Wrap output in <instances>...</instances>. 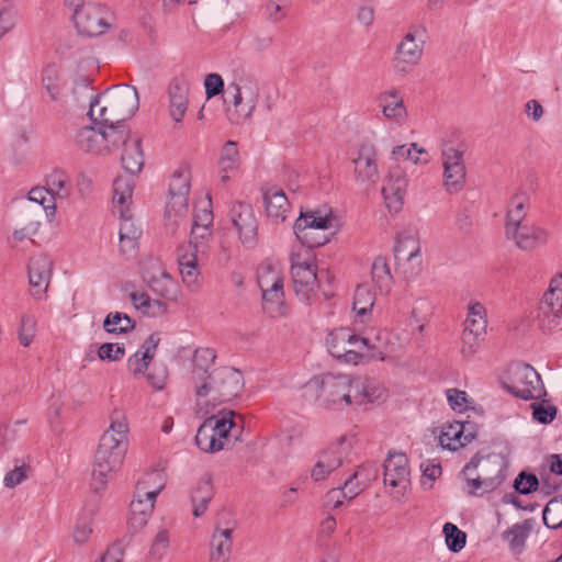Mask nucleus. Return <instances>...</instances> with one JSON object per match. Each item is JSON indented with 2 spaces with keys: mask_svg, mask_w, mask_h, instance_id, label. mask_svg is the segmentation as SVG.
<instances>
[{
  "mask_svg": "<svg viewBox=\"0 0 562 562\" xmlns=\"http://www.w3.org/2000/svg\"><path fill=\"white\" fill-rule=\"evenodd\" d=\"M110 419L111 424L101 436L94 454L91 487L95 493L102 491L113 479L123 463L128 447V424L125 416L114 411Z\"/></svg>",
  "mask_w": 562,
  "mask_h": 562,
  "instance_id": "nucleus-1",
  "label": "nucleus"
},
{
  "mask_svg": "<svg viewBox=\"0 0 562 562\" xmlns=\"http://www.w3.org/2000/svg\"><path fill=\"white\" fill-rule=\"evenodd\" d=\"M91 81L88 77L79 78L75 82L74 93L78 90L92 92ZM100 95L90 93V109L88 115L93 122L100 124H120L131 119L139 106V99L136 88L130 86L119 87L114 90H106L104 93L105 104L99 109V119L94 117L95 106L99 105Z\"/></svg>",
  "mask_w": 562,
  "mask_h": 562,
  "instance_id": "nucleus-2",
  "label": "nucleus"
},
{
  "mask_svg": "<svg viewBox=\"0 0 562 562\" xmlns=\"http://www.w3.org/2000/svg\"><path fill=\"white\" fill-rule=\"evenodd\" d=\"M260 88L255 82L239 87L235 82L225 86L224 79L213 72V104L222 110L231 124L239 125L249 120L257 106Z\"/></svg>",
  "mask_w": 562,
  "mask_h": 562,
  "instance_id": "nucleus-3",
  "label": "nucleus"
},
{
  "mask_svg": "<svg viewBox=\"0 0 562 562\" xmlns=\"http://www.w3.org/2000/svg\"><path fill=\"white\" fill-rule=\"evenodd\" d=\"M353 384L355 378L351 375L327 373L313 378L306 390L315 393V401L319 407L342 411L353 404Z\"/></svg>",
  "mask_w": 562,
  "mask_h": 562,
  "instance_id": "nucleus-4",
  "label": "nucleus"
},
{
  "mask_svg": "<svg viewBox=\"0 0 562 562\" xmlns=\"http://www.w3.org/2000/svg\"><path fill=\"white\" fill-rule=\"evenodd\" d=\"M202 356L199 351L193 357V371L192 379L196 386V408L195 415L198 418H203L195 435V445L203 452H211V435L207 428L211 426V416H209L211 402L206 398L209 393V379L207 364L202 363Z\"/></svg>",
  "mask_w": 562,
  "mask_h": 562,
  "instance_id": "nucleus-5",
  "label": "nucleus"
},
{
  "mask_svg": "<svg viewBox=\"0 0 562 562\" xmlns=\"http://www.w3.org/2000/svg\"><path fill=\"white\" fill-rule=\"evenodd\" d=\"M426 42V29L423 25L409 26L396 45L392 58V68L396 75L404 76L412 71L422 60Z\"/></svg>",
  "mask_w": 562,
  "mask_h": 562,
  "instance_id": "nucleus-6",
  "label": "nucleus"
},
{
  "mask_svg": "<svg viewBox=\"0 0 562 562\" xmlns=\"http://www.w3.org/2000/svg\"><path fill=\"white\" fill-rule=\"evenodd\" d=\"M157 479L160 480V473L153 471L147 473L145 477L136 484L135 495L130 504L128 517V524L134 531H138L145 527L154 512L156 498L164 488V484L160 483L154 490H148L147 487L150 482Z\"/></svg>",
  "mask_w": 562,
  "mask_h": 562,
  "instance_id": "nucleus-7",
  "label": "nucleus"
},
{
  "mask_svg": "<svg viewBox=\"0 0 562 562\" xmlns=\"http://www.w3.org/2000/svg\"><path fill=\"white\" fill-rule=\"evenodd\" d=\"M211 227L192 224L190 246L191 254L179 255L178 263L182 280L188 286L195 284L199 276L198 262L200 258L209 257L211 250Z\"/></svg>",
  "mask_w": 562,
  "mask_h": 562,
  "instance_id": "nucleus-8",
  "label": "nucleus"
},
{
  "mask_svg": "<svg viewBox=\"0 0 562 562\" xmlns=\"http://www.w3.org/2000/svg\"><path fill=\"white\" fill-rule=\"evenodd\" d=\"M487 334V313L485 306L475 300H471L468 306V314L464 322L462 333L463 357L471 358L474 356Z\"/></svg>",
  "mask_w": 562,
  "mask_h": 562,
  "instance_id": "nucleus-9",
  "label": "nucleus"
},
{
  "mask_svg": "<svg viewBox=\"0 0 562 562\" xmlns=\"http://www.w3.org/2000/svg\"><path fill=\"white\" fill-rule=\"evenodd\" d=\"M504 387L522 400H538L546 395L540 374L529 364H516L509 370Z\"/></svg>",
  "mask_w": 562,
  "mask_h": 562,
  "instance_id": "nucleus-10",
  "label": "nucleus"
},
{
  "mask_svg": "<svg viewBox=\"0 0 562 562\" xmlns=\"http://www.w3.org/2000/svg\"><path fill=\"white\" fill-rule=\"evenodd\" d=\"M562 315V273L554 276L544 292L537 310V322L543 331H551L561 324Z\"/></svg>",
  "mask_w": 562,
  "mask_h": 562,
  "instance_id": "nucleus-11",
  "label": "nucleus"
},
{
  "mask_svg": "<svg viewBox=\"0 0 562 562\" xmlns=\"http://www.w3.org/2000/svg\"><path fill=\"white\" fill-rule=\"evenodd\" d=\"M190 188V171L186 168L176 170L170 179L165 212L172 225H177L178 218L188 211Z\"/></svg>",
  "mask_w": 562,
  "mask_h": 562,
  "instance_id": "nucleus-12",
  "label": "nucleus"
},
{
  "mask_svg": "<svg viewBox=\"0 0 562 562\" xmlns=\"http://www.w3.org/2000/svg\"><path fill=\"white\" fill-rule=\"evenodd\" d=\"M329 353L346 363L357 364L362 358L361 335L352 333L350 328H337L326 338Z\"/></svg>",
  "mask_w": 562,
  "mask_h": 562,
  "instance_id": "nucleus-13",
  "label": "nucleus"
},
{
  "mask_svg": "<svg viewBox=\"0 0 562 562\" xmlns=\"http://www.w3.org/2000/svg\"><path fill=\"white\" fill-rule=\"evenodd\" d=\"M463 156L464 150L461 147L447 144L441 149L443 187L450 194L458 193L464 188L467 168Z\"/></svg>",
  "mask_w": 562,
  "mask_h": 562,
  "instance_id": "nucleus-14",
  "label": "nucleus"
},
{
  "mask_svg": "<svg viewBox=\"0 0 562 562\" xmlns=\"http://www.w3.org/2000/svg\"><path fill=\"white\" fill-rule=\"evenodd\" d=\"M243 426L237 423L234 411L223 409L213 414V453L229 450L240 438Z\"/></svg>",
  "mask_w": 562,
  "mask_h": 562,
  "instance_id": "nucleus-15",
  "label": "nucleus"
},
{
  "mask_svg": "<svg viewBox=\"0 0 562 562\" xmlns=\"http://www.w3.org/2000/svg\"><path fill=\"white\" fill-rule=\"evenodd\" d=\"M398 269L407 279H414L422 270V255L418 239L413 234L398 236L394 246Z\"/></svg>",
  "mask_w": 562,
  "mask_h": 562,
  "instance_id": "nucleus-16",
  "label": "nucleus"
},
{
  "mask_svg": "<svg viewBox=\"0 0 562 562\" xmlns=\"http://www.w3.org/2000/svg\"><path fill=\"white\" fill-rule=\"evenodd\" d=\"M244 247L252 249L258 243V222L250 204L234 202L228 212Z\"/></svg>",
  "mask_w": 562,
  "mask_h": 562,
  "instance_id": "nucleus-17",
  "label": "nucleus"
},
{
  "mask_svg": "<svg viewBox=\"0 0 562 562\" xmlns=\"http://www.w3.org/2000/svg\"><path fill=\"white\" fill-rule=\"evenodd\" d=\"M244 389V376L235 368L221 367L213 370V405L231 402Z\"/></svg>",
  "mask_w": 562,
  "mask_h": 562,
  "instance_id": "nucleus-18",
  "label": "nucleus"
},
{
  "mask_svg": "<svg viewBox=\"0 0 562 562\" xmlns=\"http://www.w3.org/2000/svg\"><path fill=\"white\" fill-rule=\"evenodd\" d=\"M110 11L101 4L88 3L74 12V22L79 33L99 36L109 27Z\"/></svg>",
  "mask_w": 562,
  "mask_h": 562,
  "instance_id": "nucleus-19",
  "label": "nucleus"
},
{
  "mask_svg": "<svg viewBox=\"0 0 562 562\" xmlns=\"http://www.w3.org/2000/svg\"><path fill=\"white\" fill-rule=\"evenodd\" d=\"M350 450L351 445L345 437H341L337 442L323 450L311 470L313 481L325 480L348 459Z\"/></svg>",
  "mask_w": 562,
  "mask_h": 562,
  "instance_id": "nucleus-20",
  "label": "nucleus"
},
{
  "mask_svg": "<svg viewBox=\"0 0 562 562\" xmlns=\"http://www.w3.org/2000/svg\"><path fill=\"white\" fill-rule=\"evenodd\" d=\"M384 484L395 488L394 497L401 499L409 486L408 459L402 452H390L383 464Z\"/></svg>",
  "mask_w": 562,
  "mask_h": 562,
  "instance_id": "nucleus-21",
  "label": "nucleus"
},
{
  "mask_svg": "<svg viewBox=\"0 0 562 562\" xmlns=\"http://www.w3.org/2000/svg\"><path fill=\"white\" fill-rule=\"evenodd\" d=\"M353 176L357 182L374 187L380 179L378 151L373 144L364 143L358 148L352 159Z\"/></svg>",
  "mask_w": 562,
  "mask_h": 562,
  "instance_id": "nucleus-22",
  "label": "nucleus"
},
{
  "mask_svg": "<svg viewBox=\"0 0 562 562\" xmlns=\"http://www.w3.org/2000/svg\"><path fill=\"white\" fill-rule=\"evenodd\" d=\"M143 279L157 295L171 302L179 300L181 291L178 282L158 261H151L149 267L143 269Z\"/></svg>",
  "mask_w": 562,
  "mask_h": 562,
  "instance_id": "nucleus-23",
  "label": "nucleus"
},
{
  "mask_svg": "<svg viewBox=\"0 0 562 562\" xmlns=\"http://www.w3.org/2000/svg\"><path fill=\"white\" fill-rule=\"evenodd\" d=\"M507 462L497 453L487 456L476 454L467 463V473L475 470L484 480H488L492 486L498 488L505 480Z\"/></svg>",
  "mask_w": 562,
  "mask_h": 562,
  "instance_id": "nucleus-24",
  "label": "nucleus"
},
{
  "mask_svg": "<svg viewBox=\"0 0 562 562\" xmlns=\"http://www.w3.org/2000/svg\"><path fill=\"white\" fill-rule=\"evenodd\" d=\"M168 112L175 123H181L189 105L190 85L184 75L173 76L166 88Z\"/></svg>",
  "mask_w": 562,
  "mask_h": 562,
  "instance_id": "nucleus-25",
  "label": "nucleus"
},
{
  "mask_svg": "<svg viewBox=\"0 0 562 562\" xmlns=\"http://www.w3.org/2000/svg\"><path fill=\"white\" fill-rule=\"evenodd\" d=\"M53 271V260L44 254L33 256L29 263L31 293L36 300L46 293Z\"/></svg>",
  "mask_w": 562,
  "mask_h": 562,
  "instance_id": "nucleus-26",
  "label": "nucleus"
},
{
  "mask_svg": "<svg viewBox=\"0 0 562 562\" xmlns=\"http://www.w3.org/2000/svg\"><path fill=\"white\" fill-rule=\"evenodd\" d=\"M406 188L407 178L404 171L400 167H392L381 190L386 207L391 212L397 213L402 209Z\"/></svg>",
  "mask_w": 562,
  "mask_h": 562,
  "instance_id": "nucleus-27",
  "label": "nucleus"
},
{
  "mask_svg": "<svg viewBox=\"0 0 562 562\" xmlns=\"http://www.w3.org/2000/svg\"><path fill=\"white\" fill-rule=\"evenodd\" d=\"M371 477L367 473V468L361 467L355 471L344 483L342 486L330 490L326 495L328 504H333L334 508L339 507L342 504V498L352 499L361 491L364 490Z\"/></svg>",
  "mask_w": 562,
  "mask_h": 562,
  "instance_id": "nucleus-28",
  "label": "nucleus"
},
{
  "mask_svg": "<svg viewBox=\"0 0 562 562\" xmlns=\"http://www.w3.org/2000/svg\"><path fill=\"white\" fill-rule=\"evenodd\" d=\"M376 102L381 108L385 120L397 125H403L407 120V109L404 97L397 88H390L376 95Z\"/></svg>",
  "mask_w": 562,
  "mask_h": 562,
  "instance_id": "nucleus-29",
  "label": "nucleus"
},
{
  "mask_svg": "<svg viewBox=\"0 0 562 562\" xmlns=\"http://www.w3.org/2000/svg\"><path fill=\"white\" fill-rule=\"evenodd\" d=\"M291 262V274L294 283L312 291L318 280L312 252L305 250L304 255H292Z\"/></svg>",
  "mask_w": 562,
  "mask_h": 562,
  "instance_id": "nucleus-30",
  "label": "nucleus"
},
{
  "mask_svg": "<svg viewBox=\"0 0 562 562\" xmlns=\"http://www.w3.org/2000/svg\"><path fill=\"white\" fill-rule=\"evenodd\" d=\"M508 239H513L516 246L524 251H532L548 243L549 233L539 226L518 225L516 232L506 231Z\"/></svg>",
  "mask_w": 562,
  "mask_h": 562,
  "instance_id": "nucleus-31",
  "label": "nucleus"
},
{
  "mask_svg": "<svg viewBox=\"0 0 562 562\" xmlns=\"http://www.w3.org/2000/svg\"><path fill=\"white\" fill-rule=\"evenodd\" d=\"M262 201L267 217L273 224L283 223L290 212V203L283 190L277 187L262 189Z\"/></svg>",
  "mask_w": 562,
  "mask_h": 562,
  "instance_id": "nucleus-32",
  "label": "nucleus"
},
{
  "mask_svg": "<svg viewBox=\"0 0 562 562\" xmlns=\"http://www.w3.org/2000/svg\"><path fill=\"white\" fill-rule=\"evenodd\" d=\"M338 226V218L334 215L331 210H322L317 209L314 211L301 212L300 216L296 218L293 229L302 231L303 228H310L314 231H322L325 233L326 231H331L330 234Z\"/></svg>",
  "mask_w": 562,
  "mask_h": 562,
  "instance_id": "nucleus-33",
  "label": "nucleus"
},
{
  "mask_svg": "<svg viewBox=\"0 0 562 562\" xmlns=\"http://www.w3.org/2000/svg\"><path fill=\"white\" fill-rule=\"evenodd\" d=\"M159 342V335L157 333L150 334L140 346V349L127 359L128 371L135 376L145 375L149 363L155 357Z\"/></svg>",
  "mask_w": 562,
  "mask_h": 562,
  "instance_id": "nucleus-34",
  "label": "nucleus"
},
{
  "mask_svg": "<svg viewBox=\"0 0 562 562\" xmlns=\"http://www.w3.org/2000/svg\"><path fill=\"white\" fill-rule=\"evenodd\" d=\"M360 335L362 350L367 349L373 359L383 360L389 351V333L376 327H366Z\"/></svg>",
  "mask_w": 562,
  "mask_h": 562,
  "instance_id": "nucleus-35",
  "label": "nucleus"
},
{
  "mask_svg": "<svg viewBox=\"0 0 562 562\" xmlns=\"http://www.w3.org/2000/svg\"><path fill=\"white\" fill-rule=\"evenodd\" d=\"M352 396L355 405L378 403L385 400L386 390L374 380L355 378Z\"/></svg>",
  "mask_w": 562,
  "mask_h": 562,
  "instance_id": "nucleus-36",
  "label": "nucleus"
},
{
  "mask_svg": "<svg viewBox=\"0 0 562 562\" xmlns=\"http://www.w3.org/2000/svg\"><path fill=\"white\" fill-rule=\"evenodd\" d=\"M467 425L461 422L447 423L441 427L439 443L443 449L457 450L473 439V434H465Z\"/></svg>",
  "mask_w": 562,
  "mask_h": 562,
  "instance_id": "nucleus-37",
  "label": "nucleus"
},
{
  "mask_svg": "<svg viewBox=\"0 0 562 562\" xmlns=\"http://www.w3.org/2000/svg\"><path fill=\"white\" fill-rule=\"evenodd\" d=\"M239 167V154L237 144L228 140L221 150L218 160L220 182L223 186L236 173Z\"/></svg>",
  "mask_w": 562,
  "mask_h": 562,
  "instance_id": "nucleus-38",
  "label": "nucleus"
},
{
  "mask_svg": "<svg viewBox=\"0 0 562 562\" xmlns=\"http://www.w3.org/2000/svg\"><path fill=\"white\" fill-rule=\"evenodd\" d=\"M528 207L529 196L526 192H517L510 198L506 212L505 232H516V226L520 225L526 217Z\"/></svg>",
  "mask_w": 562,
  "mask_h": 562,
  "instance_id": "nucleus-39",
  "label": "nucleus"
},
{
  "mask_svg": "<svg viewBox=\"0 0 562 562\" xmlns=\"http://www.w3.org/2000/svg\"><path fill=\"white\" fill-rule=\"evenodd\" d=\"M105 137L101 134V128L87 125L76 132L75 143L79 149L97 154L101 151Z\"/></svg>",
  "mask_w": 562,
  "mask_h": 562,
  "instance_id": "nucleus-40",
  "label": "nucleus"
},
{
  "mask_svg": "<svg viewBox=\"0 0 562 562\" xmlns=\"http://www.w3.org/2000/svg\"><path fill=\"white\" fill-rule=\"evenodd\" d=\"M192 505V515L194 518H199L205 514L211 502V476L200 481L191 492L190 496Z\"/></svg>",
  "mask_w": 562,
  "mask_h": 562,
  "instance_id": "nucleus-41",
  "label": "nucleus"
},
{
  "mask_svg": "<svg viewBox=\"0 0 562 562\" xmlns=\"http://www.w3.org/2000/svg\"><path fill=\"white\" fill-rule=\"evenodd\" d=\"M121 162L123 168L131 175H135L142 170L145 160L139 138H134L128 144H125Z\"/></svg>",
  "mask_w": 562,
  "mask_h": 562,
  "instance_id": "nucleus-42",
  "label": "nucleus"
},
{
  "mask_svg": "<svg viewBox=\"0 0 562 562\" xmlns=\"http://www.w3.org/2000/svg\"><path fill=\"white\" fill-rule=\"evenodd\" d=\"M134 190V180L132 177H117L113 182V213L122 210H130Z\"/></svg>",
  "mask_w": 562,
  "mask_h": 562,
  "instance_id": "nucleus-43",
  "label": "nucleus"
},
{
  "mask_svg": "<svg viewBox=\"0 0 562 562\" xmlns=\"http://www.w3.org/2000/svg\"><path fill=\"white\" fill-rule=\"evenodd\" d=\"M258 285L261 294L274 290V288H283V277L280 269L271 262H263L257 270Z\"/></svg>",
  "mask_w": 562,
  "mask_h": 562,
  "instance_id": "nucleus-44",
  "label": "nucleus"
},
{
  "mask_svg": "<svg viewBox=\"0 0 562 562\" xmlns=\"http://www.w3.org/2000/svg\"><path fill=\"white\" fill-rule=\"evenodd\" d=\"M262 308L272 318L285 316L288 306L284 300L283 288H274V290L262 293Z\"/></svg>",
  "mask_w": 562,
  "mask_h": 562,
  "instance_id": "nucleus-45",
  "label": "nucleus"
},
{
  "mask_svg": "<svg viewBox=\"0 0 562 562\" xmlns=\"http://www.w3.org/2000/svg\"><path fill=\"white\" fill-rule=\"evenodd\" d=\"M101 134L106 136L104 138V144L106 149H110V145L113 147H119L125 144H128L130 130L125 123L121 122L120 124H101Z\"/></svg>",
  "mask_w": 562,
  "mask_h": 562,
  "instance_id": "nucleus-46",
  "label": "nucleus"
},
{
  "mask_svg": "<svg viewBox=\"0 0 562 562\" xmlns=\"http://www.w3.org/2000/svg\"><path fill=\"white\" fill-rule=\"evenodd\" d=\"M530 529V522L529 520H526L522 524H515L512 528L504 531L503 538L508 542V546L514 553L519 554L522 551Z\"/></svg>",
  "mask_w": 562,
  "mask_h": 562,
  "instance_id": "nucleus-47",
  "label": "nucleus"
},
{
  "mask_svg": "<svg viewBox=\"0 0 562 562\" xmlns=\"http://www.w3.org/2000/svg\"><path fill=\"white\" fill-rule=\"evenodd\" d=\"M103 328L109 334H126L135 328V321L124 313L113 312L106 315Z\"/></svg>",
  "mask_w": 562,
  "mask_h": 562,
  "instance_id": "nucleus-48",
  "label": "nucleus"
},
{
  "mask_svg": "<svg viewBox=\"0 0 562 562\" xmlns=\"http://www.w3.org/2000/svg\"><path fill=\"white\" fill-rule=\"evenodd\" d=\"M374 302V293L367 285L357 286L352 310L361 317V322H366L363 318L371 312Z\"/></svg>",
  "mask_w": 562,
  "mask_h": 562,
  "instance_id": "nucleus-49",
  "label": "nucleus"
},
{
  "mask_svg": "<svg viewBox=\"0 0 562 562\" xmlns=\"http://www.w3.org/2000/svg\"><path fill=\"white\" fill-rule=\"evenodd\" d=\"M372 280L380 289L381 292H389L392 283L393 277L390 271V267L387 265L386 258L378 257L374 259L372 263Z\"/></svg>",
  "mask_w": 562,
  "mask_h": 562,
  "instance_id": "nucleus-50",
  "label": "nucleus"
},
{
  "mask_svg": "<svg viewBox=\"0 0 562 562\" xmlns=\"http://www.w3.org/2000/svg\"><path fill=\"white\" fill-rule=\"evenodd\" d=\"M42 83L52 99V101L59 102L63 99V88L57 70L53 66H47L42 71Z\"/></svg>",
  "mask_w": 562,
  "mask_h": 562,
  "instance_id": "nucleus-51",
  "label": "nucleus"
},
{
  "mask_svg": "<svg viewBox=\"0 0 562 562\" xmlns=\"http://www.w3.org/2000/svg\"><path fill=\"white\" fill-rule=\"evenodd\" d=\"M461 475L468 485V493L470 495H483L495 491L488 480H484L475 470H470L467 473V465L461 471Z\"/></svg>",
  "mask_w": 562,
  "mask_h": 562,
  "instance_id": "nucleus-52",
  "label": "nucleus"
},
{
  "mask_svg": "<svg viewBox=\"0 0 562 562\" xmlns=\"http://www.w3.org/2000/svg\"><path fill=\"white\" fill-rule=\"evenodd\" d=\"M47 190L50 195L67 198L69 195L68 176L60 169L53 170L46 179Z\"/></svg>",
  "mask_w": 562,
  "mask_h": 562,
  "instance_id": "nucleus-53",
  "label": "nucleus"
},
{
  "mask_svg": "<svg viewBox=\"0 0 562 562\" xmlns=\"http://www.w3.org/2000/svg\"><path fill=\"white\" fill-rule=\"evenodd\" d=\"M542 519L550 529L562 527V497H554L549 501L543 509Z\"/></svg>",
  "mask_w": 562,
  "mask_h": 562,
  "instance_id": "nucleus-54",
  "label": "nucleus"
},
{
  "mask_svg": "<svg viewBox=\"0 0 562 562\" xmlns=\"http://www.w3.org/2000/svg\"><path fill=\"white\" fill-rule=\"evenodd\" d=\"M222 533L213 532V547H215V551L213 554L218 557H232V527L233 522H227Z\"/></svg>",
  "mask_w": 562,
  "mask_h": 562,
  "instance_id": "nucleus-55",
  "label": "nucleus"
},
{
  "mask_svg": "<svg viewBox=\"0 0 562 562\" xmlns=\"http://www.w3.org/2000/svg\"><path fill=\"white\" fill-rule=\"evenodd\" d=\"M299 241L306 246L310 250L311 248L321 247L329 241V235L327 233H319V231H314L310 228H303L302 231L293 229Z\"/></svg>",
  "mask_w": 562,
  "mask_h": 562,
  "instance_id": "nucleus-56",
  "label": "nucleus"
},
{
  "mask_svg": "<svg viewBox=\"0 0 562 562\" xmlns=\"http://www.w3.org/2000/svg\"><path fill=\"white\" fill-rule=\"evenodd\" d=\"M170 547V533L166 528H161L156 533L148 555L155 561H160L168 552Z\"/></svg>",
  "mask_w": 562,
  "mask_h": 562,
  "instance_id": "nucleus-57",
  "label": "nucleus"
},
{
  "mask_svg": "<svg viewBox=\"0 0 562 562\" xmlns=\"http://www.w3.org/2000/svg\"><path fill=\"white\" fill-rule=\"evenodd\" d=\"M442 531L446 537L447 547L450 551L459 552L464 548L467 536L456 525L446 522Z\"/></svg>",
  "mask_w": 562,
  "mask_h": 562,
  "instance_id": "nucleus-58",
  "label": "nucleus"
},
{
  "mask_svg": "<svg viewBox=\"0 0 562 562\" xmlns=\"http://www.w3.org/2000/svg\"><path fill=\"white\" fill-rule=\"evenodd\" d=\"M131 301L133 302L136 310L142 311L145 314H148V310L151 306H156L158 313H166L167 306L164 302L155 300L153 301L150 296L145 292H132L130 294Z\"/></svg>",
  "mask_w": 562,
  "mask_h": 562,
  "instance_id": "nucleus-59",
  "label": "nucleus"
},
{
  "mask_svg": "<svg viewBox=\"0 0 562 562\" xmlns=\"http://www.w3.org/2000/svg\"><path fill=\"white\" fill-rule=\"evenodd\" d=\"M29 200L43 206L47 214L54 215L56 205L54 203V195L46 188L36 187L29 192Z\"/></svg>",
  "mask_w": 562,
  "mask_h": 562,
  "instance_id": "nucleus-60",
  "label": "nucleus"
},
{
  "mask_svg": "<svg viewBox=\"0 0 562 562\" xmlns=\"http://www.w3.org/2000/svg\"><path fill=\"white\" fill-rule=\"evenodd\" d=\"M292 0H269L265 13L270 22L277 23L285 19Z\"/></svg>",
  "mask_w": 562,
  "mask_h": 562,
  "instance_id": "nucleus-61",
  "label": "nucleus"
},
{
  "mask_svg": "<svg viewBox=\"0 0 562 562\" xmlns=\"http://www.w3.org/2000/svg\"><path fill=\"white\" fill-rule=\"evenodd\" d=\"M18 10L11 2H4L0 9V38L15 26Z\"/></svg>",
  "mask_w": 562,
  "mask_h": 562,
  "instance_id": "nucleus-62",
  "label": "nucleus"
},
{
  "mask_svg": "<svg viewBox=\"0 0 562 562\" xmlns=\"http://www.w3.org/2000/svg\"><path fill=\"white\" fill-rule=\"evenodd\" d=\"M36 333V321L33 316L30 315H23L21 317L18 336L19 341L23 347H29Z\"/></svg>",
  "mask_w": 562,
  "mask_h": 562,
  "instance_id": "nucleus-63",
  "label": "nucleus"
},
{
  "mask_svg": "<svg viewBox=\"0 0 562 562\" xmlns=\"http://www.w3.org/2000/svg\"><path fill=\"white\" fill-rule=\"evenodd\" d=\"M115 214H119L121 220L119 235L139 239L142 229L134 224L131 211L122 210Z\"/></svg>",
  "mask_w": 562,
  "mask_h": 562,
  "instance_id": "nucleus-64",
  "label": "nucleus"
}]
</instances>
